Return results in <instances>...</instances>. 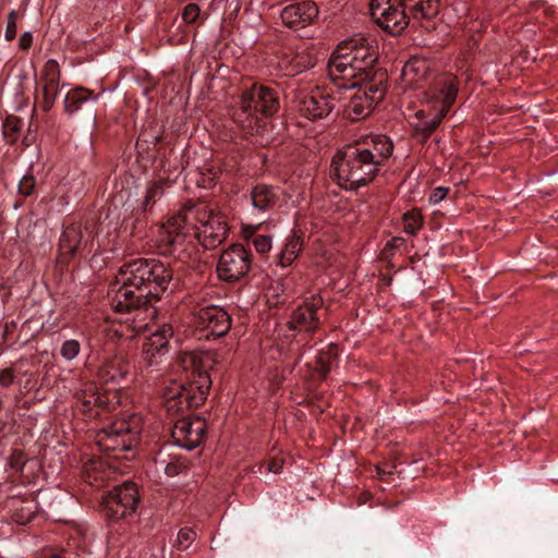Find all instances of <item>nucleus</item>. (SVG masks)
Instances as JSON below:
<instances>
[{
  "mask_svg": "<svg viewBox=\"0 0 558 558\" xmlns=\"http://www.w3.org/2000/svg\"><path fill=\"white\" fill-rule=\"evenodd\" d=\"M172 279V270L157 259L136 258L124 264L111 284L109 298L111 307L117 313H129L125 325L131 333L118 331L121 337L132 338L147 328L145 315L155 312L151 307L141 308L147 299L158 298L167 290Z\"/></svg>",
  "mask_w": 558,
  "mask_h": 558,
  "instance_id": "obj_1",
  "label": "nucleus"
},
{
  "mask_svg": "<svg viewBox=\"0 0 558 558\" xmlns=\"http://www.w3.org/2000/svg\"><path fill=\"white\" fill-rule=\"evenodd\" d=\"M227 234L226 217L215 208L201 205L171 217L160 227L157 241L163 255L186 263L195 250L194 240L205 248H215Z\"/></svg>",
  "mask_w": 558,
  "mask_h": 558,
  "instance_id": "obj_2",
  "label": "nucleus"
},
{
  "mask_svg": "<svg viewBox=\"0 0 558 558\" xmlns=\"http://www.w3.org/2000/svg\"><path fill=\"white\" fill-rule=\"evenodd\" d=\"M142 429V416L133 413L126 418L116 420L96 434L97 446L109 456L92 459L84 464L83 473L89 485L98 487L110 480L111 469L114 468L111 464V459L130 460L133 457L132 450L140 441Z\"/></svg>",
  "mask_w": 558,
  "mask_h": 558,
  "instance_id": "obj_3",
  "label": "nucleus"
},
{
  "mask_svg": "<svg viewBox=\"0 0 558 558\" xmlns=\"http://www.w3.org/2000/svg\"><path fill=\"white\" fill-rule=\"evenodd\" d=\"M379 57L378 45L372 37L355 35L342 40L328 62V74L338 88L351 89L375 80Z\"/></svg>",
  "mask_w": 558,
  "mask_h": 558,
  "instance_id": "obj_4",
  "label": "nucleus"
},
{
  "mask_svg": "<svg viewBox=\"0 0 558 558\" xmlns=\"http://www.w3.org/2000/svg\"><path fill=\"white\" fill-rule=\"evenodd\" d=\"M180 365L189 375L187 386H174L166 397V408L169 412L183 413L185 410L201 407L211 387V371L217 362L210 351H190L180 355Z\"/></svg>",
  "mask_w": 558,
  "mask_h": 558,
  "instance_id": "obj_5",
  "label": "nucleus"
},
{
  "mask_svg": "<svg viewBox=\"0 0 558 558\" xmlns=\"http://www.w3.org/2000/svg\"><path fill=\"white\" fill-rule=\"evenodd\" d=\"M458 78L450 73L435 74L416 98L423 108L414 113L412 122L417 134L427 138L441 123L458 95Z\"/></svg>",
  "mask_w": 558,
  "mask_h": 558,
  "instance_id": "obj_6",
  "label": "nucleus"
},
{
  "mask_svg": "<svg viewBox=\"0 0 558 558\" xmlns=\"http://www.w3.org/2000/svg\"><path fill=\"white\" fill-rule=\"evenodd\" d=\"M239 106L236 122L250 134L259 133L262 126L258 114L270 117L278 111V93L267 86H253L243 92Z\"/></svg>",
  "mask_w": 558,
  "mask_h": 558,
  "instance_id": "obj_7",
  "label": "nucleus"
},
{
  "mask_svg": "<svg viewBox=\"0 0 558 558\" xmlns=\"http://www.w3.org/2000/svg\"><path fill=\"white\" fill-rule=\"evenodd\" d=\"M333 172L339 186L356 190L372 182L378 169L353 147L338 151L332 159Z\"/></svg>",
  "mask_w": 558,
  "mask_h": 558,
  "instance_id": "obj_8",
  "label": "nucleus"
},
{
  "mask_svg": "<svg viewBox=\"0 0 558 558\" xmlns=\"http://www.w3.org/2000/svg\"><path fill=\"white\" fill-rule=\"evenodd\" d=\"M75 408L87 417H96L104 410H114L121 402L119 388H99L94 381L84 383L75 395Z\"/></svg>",
  "mask_w": 558,
  "mask_h": 558,
  "instance_id": "obj_9",
  "label": "nucleus"
},
{
  "mask_svg": "<svg viewBox=\"0 0 558 558\" xmlns=\"http://www.w3.org/2000/svg\"><path fill=\"white\" fill-rule=\"evenodd\" d=\"M192 323L199 338H220L229 331L231 317L222 307L202 301L194 308Z\"/></svg>",
  "mask_w": 558,
  "mask_h": 558,
  "instance_id": "obj_10",
  "label": "nucleus"
},
{
  "mask_svg": "<svg viewBox=\"0 0 558 558\" xmlns=\"http://www.w3.org/2000/svg\"><path fill=\"white\" fill-rule=\"evenodd\" d=\"M386 74L380 73L375 80L359 84L345 108L347 116L352 120L363 119L371 114L375 106L386 93Z\"/></svg>",
  "mask_w": 558,
  "mask_h": 558,
  "instance_id": "obj_11",
  "label": "nucleus"
},
{
  "mask_svg": "<svg viewBox=\"0 0 558 558\" xmlns=\"http://www.w3.org/2000/svg\"><path fill=\"white\" fill-rule=\"evenodd\" d=\"M292 101L301 116L308 120H317L328 117L336 105V98L318 87L311 90H292Z\"/></svg>",
  "mask_w": 558,
  "mask_h": 558,
  "instance_id": "obj_12",
  "label": "nucleus"
},
{
  "mask_svg": "<svg viewBox=\"0 0 558 558\" xmlns=\"http://www.w3.org/2000/svg\"><path fill=\"white\" fill-rule=\"evenodd\" d=\"M137 505L138 492L135 484L125 482L102 498L101 509L108 519L121 520L133 514Z\"/></svg>",
  "mask_w": 558,
  "mask_h": 558,
  "instance_id": "obj_13",
  "label": "nucleus"
},
{
  "mask_svg": "<svg viewBox=\"0 0 558 558\" xmlns=\"http://www.w3.org/2000/svg\"><path fill=\"white\" fill-rule=\"evenodd\" d=\"M92 240L93 230L87 223L74 221L66 225L63 228L59 241V263H69L80 254Z\"/></svg>",
  "mask_w": 558,
  "mask_h": 558,
  "instance_id": "obj_14",
  "label": "nucleus"
},
{
  "mask_svg": "<svg viewBox=\"0 0 558 558\" xmlns=\"http://www.w3.org/2000/svg\"><path fill=\"white\" fill-rule=\"evenodd\" d=\"M251 268L250 253L241 244H233L225 250L217 264L218 277L233 282L244 277Z\"/></svg>",
  "mask_w": 558,
  "mask_h": 558,
  "instance_id": "obj_15",
  "label": "nucleus"
},
{
  "mask_svg": "<svg viewBox=\"0 0 558 558\" xmlns=\"http://www.w3.org/2000/svg\"><path fill=\"white\" fill-rule=\"evenodd\" d=\"M206 422L199 416L179 418L172 428L171 437L175 445L185 449L196 448L204 439Z\"/></svg>",
  "mask_w": 558,
  "mask_h": 558,
  "instance_id": "obj_16",
  "label": "nucleus"
},
{
  "mask_svg": "<svg viewBox=\"0 0 558 558\" xmlns=\"http://www.w3.org/2000/svg\"><path fill=\"white\" fill-rule=\"evenodd\" d=\"M435 74L429 71L427 60L421 58H412L402 68L400 76V85L404 92L413 90L416 97L422 89H425L427 83Z\"/></svg>",
  "mask_w": 558,
  "mask_h": 558,
  "instance_id": "obj_17",
  "label": "nucleus"
},
{
  "mask_svg": "<svg viewBox=\"0 0 558 558\" xmlns=\"http://www.w3.org/2000/svg\"><path fill=\"white\" fill-rule=\"evenodd\" d=\"M322 306L323 298L319 294L305 296L291 315L290 328L306 331L315 330L319 323L317 312Z\"/></svg>",
  "mask_w": 558,
  "mask_h": 558,
  "instance_id": "obj_18",
  "label": "nucleus"
},
{
  "mask_svg": "<svg viewBox=\"0 0 558 558\" xmlns=\"http://www.w3.org/2000/svg\"><path fill=\"white\" fill-rule=\"evenodd\" d=\"M172 336L173 329L168 324H163L151 332L145 340L142 350V362L145 366H151L160 362V357L169 351V339Z\"/></svg>",
  "mask_w": 558,
  "mask_h": 558,
  "instance_id": "obj_19",
  "label": "nucleus"
},
{
  "mask_svg": "<svg viewBox=\"0 0 558 558\" xmlns=\"http://www.w3.org/2000/svg\"><path fill=\"white\" fill-rule=\"evenodd\" d=\"M131 366L123 353L106 355L101 359L97 371V378L104 384H111L117 388L130 374Z\"/></svg>",
  "mask_w": 558,
  "mask_h": 558,
  "instance_id": "obj_20",
  "label": "nucleus"
},
{
  "mask_svg": "<svg viewBox=\"0 0 558 558\" xmlns=\"http://www.w3.org/2000/svg\"><path fill=\"white\" fill-rule=\"evenodd\" d=\"M318 15L315 2L303 1L292 3L281 10L282 23L289 28L301 29L312 24Z\"/></svg>",
  "mask_w": 558,
  "mask_h": 558,
  "instance_id": "obj_21",
  "label": "nucleus"
},
{
  "mask_svg": "<svg viewBox=\"0 0 558 558\" xmlns=\"http://www.w3.org/2000/svg\"><path fill=\"white\" fill-rule=\"evenodd\" d=\"M372 162L378 170L379 167L391 156L393 150L392 142L383 134L372 135L363 143L352 146Z\"/></svg>",
  "mask_w": 558,
  "mask_h": 558,
  "instance_id": "obj_22",
  "label": "nucleus"
},
{
  "mask_svg": "<svg viewBox=\"0 0 558 558\" xmlns=\"http://www.w3.org/2000/svg\"><path fill=\"white\" fill-rule=\"evenodd\" d=\"M375 23L384 31L398 35L407 27L409 20L403 4L400 1H395V4L386 10L384 17L378 19Z\"/></svg>",
  "mask_w": 558,
  "mask_h": 558,
  "instance_id": "obj_23",
  "label": "nucleus"
},
{
  "mask_svg": "<svg viewBox=\"0 0 558 558\" xmlns=\"http://www.w3.org/2000/svg\"><path fill=\"white\" fill-rule=\"evenodd\" d=\"M315 60L305 51L286 53L280 58L279 68L288 76H295L305 70L313 68Z\"/></svg>",
  "mask_w": 558,
  "mask_h": 558,
  "instance_id": "obj_24",
  "label": "nucleus"
},
{
  "mask_svg": "<svg viewBox=\"0 0 558 558\" xmlns=\"http://www.w3.org/2000/svg\"><path fill=\"white\" fill-rule=\"evenodd\" d=\"M252 205L259 211L272 209L279 201L278 191L266 184H258L251 192Z\"/></svg>",
  "mask_w": 558,
  "mask_h": 558,
  "instance_id": "obj_25",
  "label": "nucleus"
},
{
  "mask_svg": "<svg viewBox=\"0 0 558 558\" xmlns=\"http://www.w3.org/2000/svg\"><path fill=\"white\" fill-rule=\"evenodd\" d=\"M10 508L13 521L20 525L27 524L37 512V505L33 498H12Z\"/></svg>",
  "mask_w": 558,
  "mask_h": 558,
  "instance_id": "obj_26",
  "label": "nucleus"
},
{
  "mask_svg": "<svg viewBox=\"0 0 558 558\" xmlns=\"http://www.w3.org/2000/svg\"><path fill=\"white\" fill-rule=\"evenodd\" d=\"M303 247L301 235L295 232L290 234L283 244V247L277 255V263L281 267H288L296 259Z\"/></svg>",
  "mask_w": 558,
  "mask_h": 558,
  "instance_id": "obj_27",
  "label": "nucleus"
},
{
  "mask_svg": "<svg viewBox=\"0 0 558 558\" xmlns=\"http://www.w3.org/2000/svg\"><path fill=\"white\" fill-rule=\"evenodd\" d=\"M98 95H94L92 90L84 87H76L71 89L64 99V108L66 112L73 114L82 109L83 105L87 101L96 102Z\"/></svg>",
  "mask_w": 558,
  "mask_h": 558,
  "instance_id": "obj_28",
  "label": "nucleus"
},
{
  "mask_svg": "<svg viewBox=\"0 0 558 558\" xmlns=\"http://www.w3.org/2000/svg\"><path fill=\"white\" fill-rule=\"evenodd\" d=\"M156 471H163L168 476H175L186 469V462L182 458L166 457L162 451H159L155 458Z\"/></svg>",
  "mask_w": 558,
  "mask_h": 558,
  "instance_id": "obj_29",
  "label": "nucleus"
},
{
  "mask_svg": "<svg viewBox=\"0 0 558 558\" xmlns=\"http://www.w3.org/2000/svg\"><path fill=\"white\" fill-rule=\"evenodd\" d=\"M260 225L255 226H243L242 227V235L246 240H251L254 248L259 254L268 253L272 247V240L269 235L256 234V231L259 229Z\"/></svg>",
  "mask_w": 558,
  "mask_h": 558,
  "instance_id": "obj_30",
  "label": "nucleus"
},
{
  "mask_svg": "<svg viewBox=\"0 0 558 558\" xmlns=\"http://www.w3.org/2000/svg\"><path fill=\"white\" fill-rule=\"evenodd\" d=\"M60 76H61V72H60L59 63L53 59H49L44 64V68L40 72L38 86H40V85L59 86Z\"/></svg>",
  "mask_w": 558,
  "mask_h": 558,
  "instance_id": "obj_31",
  "label": "nucleus"
},
{
  "mask_svg": "<svg viewBox=\"0 0 558 558\" xmlns=\"http://www.w3.org/2000/svg\"><path fill=\"white\" fill-rule=\"evenodd\" d=\"M337 347L329 345L326 352L317 356V369L322 378H326L331 368L337 364Z\"/></svg>",
  "mask_w": 558,
  "mask_h": 558,
  "instance_id": "obj_32",
  "label": "nucleus"
},
{
  "mask_svg": "<svg viewBox=\"0 0 558 558\" xmlns=\"http://www.w3.org/2000/svg\"><path fill=\"white\" fill-rule=\"evenodd\" d=\"M23 128V121L17 117H9L3 123V135L9 143H14Z\"/></svg>",
  "mask_w": 558,
  "mask_h": 558,
  "instance_id": "obj_33",
  "label": "nucleus"
},
{
  "mask_svg": "<svg viewBox=\"0 0 558 558\" xmlns=\"http://www.w3.org/2000/svg\"><path fill=\"white\" fill-rule=\"evenodd\" d=\"M422 216L416 209L403 215V230L409 234H415L422 227Z\"/></svg>",
  "mask_w": 558,
  "mask_h": 558,
  "instance_id": "obj_34",
  "label": "nucleus"
},
{
  "mask_svg": "<svg viewBox=\"0 0 558 558\" xmlns=\"http://www.w3.org/2000/svg\"><path fill=\"white\" fill-rule=\"evenodd\" d=\"M39 88L43 95L39 107L43 111L48 112L53 107V104L58 97L59 86L40 85Z\"/></svg>",
  "mask_w": 558,
  "mask_h": 558,
  "instance_id": "obj_35",
  "label": "nucleus"
},
{
  "mask_svg": "<svg viewBox=\"0 0 558 558\" xmlns=\"http://www.w3.org/2000/svg\"><path fill=\"white\" fill-rule=\"evenodd\" d=\"M81 352V343L76 339H69L62 342L60 347V355L63 360L71 362L78 356Z\"/></svg>",
  "mask_w": 558,
  "mask_h": 558,
  "instance_id": "obj_36",
  "label": "nucleus"
},
{
  "mask_svg": "<svg viewBox=\"0 0 558 558\" xmlns=\"http://www.w3.org/2000/svg\"><path fill=\"white\" fill-rule=\"evenodd\" d=\"M163 193V185L161 182H153L146 191L145 201H144V209H146L150 204L155 203L156 198L161 196Z\"/></svg>",
  "mask_w": 558,
  "mask_h": 558,
  "instance_id": "obj_37",
  "label": "nucleus"
},
{
  "mask_svg": "<svg viewBox=\"0 0 558 558\" xmlns=\"http://www.w3.org/2000/svg\"><path fill=\"white\" fill-rule=\"evenodd\" d=\"M196 532L190 527L181 529L178 533L177 543L181 549H186L194 542Z\"/></svg>",
  "mask_w": 558,
  "mask_h": 558,
  "instance_id": "obj_38",
  "label": "nucleus"
},
{
  "mask_svg": "<svg viewBox=\"0 0 558 558\" xmlns=\"http://www.w3.org/2000/svg\"><path fill=\"white\" fill-rule=\"evenodd\" d=\"M36 180L32 174H25L19 182V193L31 196L35 192Z\"/></svg>",
  "mask_w": 558,
  "mask_h": 558,
  "instance_id": "obj_39",
  "label": "nucleus"
},
{
  "mask_svg": "<svg viewBox=\"0 0 558 558\" xmlns=\"http://www.w3.org/2000/svg\"><path fill=\"white\" fill-rule=\"evenodd\" d=\"M17 19H19V14L15 10H12L9 14H8V23H7V28H5V33H4V37L8 41H11L13 40L15 37H16V33H17V26H16V22H17Z\"/></svg>",
  "mask_w": 558,
  "mask_h": 558,
  "instance_id": "obj_40",
  "label": "nucleus"
},
{
  "mask_svg": "<svg viewBox=\"0 0 558 558\" xmlns=\"http://www.w3.org/2000/svg\"><path fill=\"white\" fill-rule=\"evenodd\" d=\"M29 462L26 461L25 456L22 450H13L10 458H9V464L11 469H14L15 471H23V469L28 464ZM32 463H35L34 461Z\"/></svg>",
  "mask_w": 558,
  "mask_h": 558,
  "instance_id": "obj_41",
  "label": "nucleus"
},
{
  "mask_svg": "<svg viewBox=\"0 0 558 558\" xmlns=\"http://www.w3.org/2000/svg\"><path fill=\"white\" fill-rule=\"evenodd\" d=\"M199 12L201 10L197 4L190 3L184 8L182 19L185 23H194L197 20Z\"/></svg>",
  "mask_w": 558,
  "mask_h": 558,
  "instance_id": "obj_42",
  "label": "nucleus"
},
{
  "mask_svg": "<svg viewBox=\"0 0 558 558\" xmlns=\"http://www.w3.org/2000/svg\"><path fill=\"white\" fill-rule=\"evenodd\" d=\"M207 173H203V181L202 184L207 187L213 184H215L216 180H218L219 175L221 174L220 168L210 167L207 168Z\"/></svg>",
  "mask_w": 558,
  "mask_h": 558,
  "instance_id": "obj_43",
  "label": "nucleus"
},
{
  "mask_svg": "<svg viewBox=\"0 0 558 558\" xmlns=\"http://www.w3.org/2000/svg\"><path fill=\"white\" fill-rule=\"evenodd\" d=\"M15 378V371L11 367H7L0 371V386L7 388L10 387Z\"/></svg>",
  "mask_w": 558,
  "mask_h": 558,
  "instance_id": "obj_44",
  "label": "nucleus"
},
{
  "mask_svg": "<svg viewBox=\"0 0 558 558\" xmlns=\"http://www.w3.org/2000/svg\"><path fill=\"white\" fill-rule=\"evenodd\" d=\"M448 192H449V189L444 187V186H438V187L434 189V191L429 195V203L434 204V205L440 203L441 201H444L446 198Z\"/></svg>",
  "mask_w": 558,
  "mask_h": 558,
  "instance_id": "obj_45",
  "label": "nucleus"
},
{
  "mask_svg": "<svg viewBox=\"0 0 558 558\" xmlns=\"http://www.w3.org/2000/svg\"><path fill=\"white\" fill-rule=\"evenodd\" d=\"M39 558H70L65 550L45 549Z\"/></svg>",
  "mask_w": 558,
  "mask_h": 558,
  "instance_id": "obj_46",
  "label": "nucleus"
},
{
  "mask_svg": "<svg viewBox=\"0 0 558 558\" xmlns=\"http://www.w3.org/2000/svg\"><path fill=\"white\" fill-rule=\"evenodd\" d=\"M33 36L31 33L26 32L24 33L19 40L20 47L22 49H28L32 45Z\"/></svg>",
  "mask_w": 558,
  "mask_h": 558,
  "instance_id": "obj_47",
  "label": "nucleus"
},
{
  "mask_svg": "<svg viewBox=\"0 0 558 558\" xmlns=\"http://www.w3.org/2000/svg\"><path fill=\"white\" fill-rule=\"evenodd\" d=\"M281 469H282V462L278 461V460H272L267 464V471L275 473V474L280 473Z\"/></svg>",
  "mask_w": 558,
  "mask_h": 558,
  "instance_id": "obj_48",
  "label": "nucleus"
},
{
  "mask_svg": "<svg viewBox=\"0 0 558 558\" xmlns=\"http://www.w3.org/2000/svg\"><path fill=\"white\" fill-rule=\"evenodd\" d=\"M383 474H386V472L381 471L379 468H377V475L381 476Z\"/></svg>",
  "mask_w": 558,
  "mask_h": 558,
  "instance_id": "obj_49",
  "label": "nucleus"
},
{
  "mask_svg": "<svg viewBox=\"0 0 558 558\" xmlns=\"http://www.w3.org/2000/svg\"><path fill=\"white\" fill-rule=\"evenodd\" d=\"M263 464L258 465V472H262Z\"/></svg>",
  "mask_w": 558,
  "mask_h": 558,
  "instance_id": "obj_50",
  "label": "nucleus"
}]
</instances>
